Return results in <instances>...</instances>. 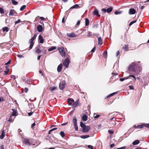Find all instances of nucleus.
Instances as JSON below:
<instances>
[{
	"label": "nucleus",
	"instance_id": "nucleus-59",
	"mask_svg": "<svg viewBox=\"0 0 149 149\" xmlns=\"http://www.w3.org/2000/svg\"><path fill=\"white\" fill-rule=\"evenodd\" d=\"M132 77L133 78H134V80H136V78H135V77L134 76V75H130V76H129V77H129H129Z\"/></svg>",
	"mask_w": 149,
	"mask_h": 149
},
{
	"label": "nucleus",
	"instance_id": "nucleus-47",
	"mask_svg": "<svg viewBox=\"0 0 149 149\" xmlns=\"http://www.w3.org/2000/svg\"><path fill=\"white\" fill-rule=\"evenodd\" d=\"M21 22V20L20 19H19L17 21H15V24H17L19 23H20Z\"/></svg>",
	"mask_w": 149,
	"mask_h": 149
},
{
	"label": "nucleus",
	"instance_id": "nucleus-51",
	"mask_svg": "<svg viewBox=\"0 0 149 149\" xmlns=\"http://www.w3.org/2000/svg\"><path fill=\"white\" fill-rule=\"evenodd\" d=\"M75 129V130L77 131H78V127L77 126V124L75 125H74Z\"/></svg>",
	"mask_w": 149,
	"mask_h": 149
},
{
	"label": "nucleus",
	"instance_id": "nucleus-17",
	"mask_svg": "<svg viewBox=\"0 0 149 149\" xmlns=\"http://www.w3.org/2000/svg\"><path fill=\"white\" fill-rule=\"evenodd\" d=\"M39 42L40 43H42L44 42V39L42 36L40 35L39 36Z\"/></svg>",
	"mask_w": 149,
	"mask_h": 149
},
{
	"label": "nucleus",
	"instance_id": "nucleus-30",
	"mask_svg": "<svg viewBox=\"0 0 149 149\" xmlns=\"http://www.w3.org/2000/svg\"><path fill=\"white\" fill-rule=\"evenodd\" d=\"M143 126H144V124L139 125L137 126H135V127H136V128H141L143 127Z\"/></svg>",
	"mask_w": 149,
	"mask_h": 149
},
{
	"label": "nucleus",
	"instance_id": "nucleus-24",
	"mask_svg": "<svg viewBox=\"0 0 149 149\" xmlns=\"http://www.w3.org/2000/svg\"><path fill=\"white\" fill-rule=\"evenodd\" d=\"M113 9V8L112 7H110L107 9V12L108 13H110L112 11Z\"/></svg>",
	"mask_w": 149,
	"mask_h": 149
},
{
	"label": "nucleus",
	"instance_id": "nucleus-38",
	"mask_svg": "<svg viewBox=\"0 0 149 149\" xmlns=\"http://www.w3.org/2000/svg\"><path fill=\"white\" fill-rule=\"evenodd\" d=\"M60 134L62 138H63L65 136V134L63 132L61 131L60 132Z\"/></svg>",
	"mask_w": 149,
	"mask_h": 149
},
{
	"label": "nucleus",
	"instance_id": "nucleus-46",
	"mask_svg": "<svg viewBox=\"0 0 149 149\" xmlns=\"http://www.w3.org/2000/svg\"><path fill=\"white\" fill-rule=\"evenodd\" d=\"M0 13H4L3 9L1 8H0Z\"/></svg>",
	"mask_w": 149,
	"mask_h": 149
},
{
	"label": "nucleus",
	"instance_id": "nucleus-11",
	"mask_svg": "<svg viewBox=\"0 0 149 149\" xmlns=\"http://www.w3.org/2000/svg\"><path fill=\"white\" fill-rule=\"evenodd\" d=\"M35 52L38 53V54H40V53L41 52V50L40 49V45L38 46L35 48Z\"/></svg>",
	"mask_w": 149,
	"mask_h": 149
},
{
	"label": "nucleus",
	"instance_id": "nucleus-25",
	"mask_svg": "<svg viewBox=\"0 0 149 149\" xmlns=\"http://www.w3.org/2000/svg\"><path fill=\"white\" fill-rule=\"evenodd\" d=\"M79 8V5L77 4H76L74 5L73 6L71 7L70 8V9H73V8Z\"/></svg>",
	"mask_w": 149,
	"mask_h": 149
},
{
	"label": "nucleus",
	"instance_id": "nucleus-28",
	"mask_svg": "<svg viewBox=\"0 0 149 149\" xmlns=\"http://www.w3.org/2000/svg\"><path fill=\"white\" fill-rule=\"evenodd\" d=\"M2 30L3 32L6 31L7 32L8 31L9 29L7 27H5L3 28Z\"/></svg>",
	"mask_w": 149,
	"mask_h": 149
},
{
	"label": "nucleus",
	"instance_id": "nucleus-61",
	"mask_svg": "<svg viewBox=\"0 0 149 149\" xmlns=\"http://www.w3.org/2000/svg\"><path fill=\"white\" fill-rule=\"evenodd\" d=\"M17 56L19 58H21L24 57V56L22 55H17Z\"/></svg>",
	"mask_w": 149,
	"mask_h": 149
},
{
	"label": "nucleus",
	"instance_id": "nucleus-35",
	"mask_svg": "<svg viewBox=\"0 0 149 149\" xmlns=\"http://www.w3.org/2000/svg\"><path fill=\"white\" fill-rule=\"evenodd\" d=\"M11 2L14 5H17L18 4V2L15 1V0H11Z\"/></svg>",
	"mask_w": 149,
	"mask_h": 149
},
{
	"label": "nucleus",
	"instance_id": "nucleus-10",
	"mask_svg": "<svg viewBox=\"0 0 149 149\" xmlns=\"http://www.w3.org/2000/svg\"><path fill=\"white\" fill-rule=\"evenodd\" d=\"M116 122L114 121H113L112 122H110L109 123V126H110V127H113L116 125Z\"/></svg>",
	"mask_w": 149,
	"mask_h": 149
},
{
	"label": "nucleus",
	"instance_id": "nucleus-56",
	"mask_svg": "<svg viewBox=\"0 0 149 149\" xmlns=\"http://www.w3.org/2000/svg\"><path fill=\"white\" fill-rule=\"evenodd\" d=\"M11 60H9L7 63H5V65H8L9 64H10L11 63Z\"/></svg>",
	"mask_w": 149,
	"mask_h": 149
},
{
	"label": "nucleus",
	"instance_id": "nucleus-32",
	"mask_svg": "<svg viewBox=\"0 0 149 149\" xmlns=\"http://www.w3.org/2000/svg\"><path fill=\"white\" fill-rule=\"evenodd\" d=\"M90 136L89 135H82L81 136V137L82 139H85L89 137Z\"/></svg>",
	"mask_w": 149,
	"mask_h": 149
},
{
	"label": "nucleus",
	"instance_id": "nucleus-16",
	"mask_svg": "<svg viewBox=\"0 0 149 149\" xmlns=\"http://www.w3.org/2000/svg\"><path fill=\"white\" fill-rule=\"evenodd\" d=\"M24 142L26 145L30 146L31 145V143L29 142V140L27 139H25L24 140Z\"/></svg>",
	"mask_w": 149,
	"mask_h": 149
},
{
	"label": "nucleus",
	"instance_id": "nucleus-4",
	"mask_svg": "<svg viewBox=\"0 0 149 149\" xmlns=\"http://www.w3.org/2000/svg\"><path fill=\"white\" fill-rule=\"evenodd\" d=\"M58 49L61 55L63 57H65V52L64 50V48L63 47H59Z\"/></svg>",
	"mask_w": 149,
	"mask_h": 149
},
{
	"label": "nucleus",
	"instance_id": "nucleus-57",
	"mask_svg": "<svg viewBox=\"0 0 149 149\" xmlns=\"http://www.w3.org/2000/svg\"><path fill=\"white\" fill-rule=\"evenodd\" d=\"M129 87L130 89L133 90L134 89V88L132 86L130 85L129 86Z\"/></svg>",
	"mask_w": 149,
	"mask_h": 149
},
{
	"label": "nucleus",
	"instance_id": "nucleus-31",
	"mask_svg": "<svg viewBox=\"0 0 149 149\" xmlns=\"http://www.w3.org/2000/svg\"><path fill=\"white\" fill-rule=\"evenodd\" d=\"M89 20L88 19L86 18L85 19V25L86 26H88L89 24Z\"/></svg>",
	"mask_w": 149,
	"mask_h": 149
},
{
	"label": "nucleus",
	"instance_id": "nucleus-63",
	"mask_svg": "<svg viewBox=\"0 0 149 149\" xmlns=\"http://www.w3.org/2000/svg\"><path fill=\"white\" fill-rule=\"evenodd\" d=\"M40 18L42 20H46V19L43 17H40Z\"/></svg>",
	"mask_w": 149,
	"mask_h": 149
},
{
	"label": "nucleus",
	"instance_id": "nucleus-60",
	"mask_svg": "<svg viewBox=\"0 0 149 149\" xmlns=\"http://www.w3.org/2000/svg\"><path fill=\"white\" fill-rule=\"evenodd\" d=\"M36 125V123H33L32 125H31V128H33V127L35 125Z\"/></svg>",
	"mask_w": 149,
	"mask_h": 149
},
{
	"label": "nucleus",
	"instance_id": "nucleus-48",
	"mask_svg": "<svg viewBox=\"0 0 149 149\" xmlns=\"http://www.w3.org/2000/svg\"><path fill=\"white\" fill-rule=\"evenodd\" d=\"M56 89V87H51L50 88V89L52 91Z\"/></svg>",
	"mask_w": 149,
	"mask_h": 149
},
{
	"label": "nucleus",
	"instance_id": "nucleus-20",
	"mask_svg": "<svg viewBox=\"0 0 149 149\" xmlns=\"http://www.w3.org/2000/svg\"><path fill=\"white\" fill-rule=\"evenodd\" d=\"M72 122L74 125L77 124V120L75 116L72 119Z\"/></svg>",
	"mask_w": 149,
	"mask_h": 149
},
{
	"label": "nucleus",
	"instance_id": "nucleus-1",
	"mask_svg": "<svg viewBox=\"0 0 149 149\" xmlns=\"http://www.w3.org/2000/svg\"><path fill=\"white\" fill-rule=\"evenodd\" d=\"M141 70L140 62L139 61L132 63L128 67V71L130 74H133L136 72H139Z\"/></svg>",
	"mask_w": 149,
	"mask_h": 149
},
{
	"label": "nucleus",
	"instance_id": "nucleus-43",
	"mask_svg": "<svg viewBox=\"0 0 149 149\" xmlns=\"http://www.w3.org/2000/svg\"><path fill=\"white\" fill-rule=\"evenodd\" d=\"M136 21H137L136 20L132 21L130 23V24H129V25L130 26H131V25H132L134 23H135L136 22Z\"/></svg>",
	"mask_w": 149,
	"mask_h": 149
},
{
	"label": "nucleus",
	"instance_id": "nucleus-2",
	"mask_svg": "<svg viewBox=\"0 0 149 149\" xmlns=\"http://www.w3.org/2000/svg\"><path fill=\"white\" fill-rule=\"evenodd\" d=\"M36 36L37 35L36 34H35L33 37L29 40V43L30 44V45L29 49H28L29 50H31L34 44V42L33 41L36 38Z\"/></svg>",
	"mask_w": 149,
	"mask_h": 149
},
{
	"label": "nucleus",
	"instance_id": "nucleus-9",
	"mask_svg": "<svg viewBox=\"0 0 149 149\" xmlns=\"http://www.w3.org/2000/svg\"><path fill=\"white\" fill-rule=\"evenodd\" d=\"M79 101L78 100H77L75 101V102H74L72 105V108H75L78 106L79 104Z\"/></svg>",
	"mask_w": 149,
	"mask_h": 149
},
{
	"label": "nucleus",
	"instance_id": "nucleus-39",
	"mask_svg": "<svg viewBox=\"0 0 149 149\" xmlns=\"http://www.w3.org/2000/svg\"><path fill=\"white\" fill-rule=\"evenodd\" d=\"M129 77H125L124 78H120V80L121 81H124L125 80L128 79Z\"/></svg>",
	"mask_w": 149,
	"mask_h": 149
},
{
	"label": "nucleus",
	"instance_id": "nucleus-8",
	"mask_svg": "<svg viewBox=\"0 0 149 149\" xmlns=\"http://www.w3.org/2000/svg\"><path fill=\"white\" fill-rule=\"evenodd\" d=\"M136 11L133 8H131L129 9V13L131 15L134 14L135 13Z\"/></svg>",
	"mask_w": 149,
	"mask_h": 149
},
{
	"label": "nucleus",
	"instance_id": "nucleus-18",
	"mask_svg": "<svg viewBox=\"0 0 149 149\" xmlns=\"http://www.w3.org/2000/svg\"><path fill=\"white\" fill-rule=\"evenodd\" d=\"M74 101V100L73 99L69 98L68 99V104L69 105H71Z\"/></svg>",
	"mask_w": 149,
	"mask_h": 149
},
{
	"label": "nucleus",
	"instance_id": "nucleus-58",
	"mask_svg": "<svg viewBox=\"0 0 149 149\" xmlns=\"http://www.w3.org/2000/svg\"><path fill=\"white\" fill-rule=\"evenodd\" d=\"M28 91V89L27 88H24V92L25 93H27Z\"/></svg>",
	"mask_w": 149,
	"mask_h": 149
},
{
	"label": "nucleus",
	"instance_id": "nucleus-44",
	"mask_svg": "<svg viewBox=\"0 0 149 149\" xmlns=\"http://www.w3.org/2000/svg\"><path fill=\"white\" fill-rule=\"evenodd\" d=\"M144 126L146 127L149 128V123L144 124Z\"/></svg>",
	"mask_w": 149,
	"mask_h": 149
},
{
	"label": "nucleus",
	"instance_id": "nucleus-26",
	"mask_svg": "<svg viewBox=\"0 0 149 149\" xmlns=\"http://www.w3.org/2000/svg\"><path fill=\"white\" fill-rule=\"evenodd\" d=\"M82 119L83 120L86 121L87 119V116L86 115H84L82 117Z\"/></svg>",
	"mask_w": 149,
	"mask_h": 149
},
{
	"label": "nucleus",
	"instance_id": "nucleus-27",
	"mask_svg": "<svg viewBox=\"0 0 149 149\" xmlns=\"http://www.w3.org/2000/svg\"><path fill=\"white\" fill-rule=\"evenodd\" d=\"M102 40L101 37L98 38V44L99 45H101L102 44Z\"/></svg>",
	"mask_w": 149,
	"mask_h": 149
},
{
	"label": "nucleus",
	"instance_id": "nucleus-12",
	"mask_svg": "<svg viewBox=\"0 0 149 149\" xmlns=\"http://www.w3.org/2000/svg\"><path fill=\"white\" fill-rule=\"evenodd\" d=\"M67 35L68 37H75L76 36V35L74 33H67Z\"/></svg>",
	"mask_w": 149,
	"mask_h": 149
},
{
	"label": "nucleus",
	"instance_id": "nucleus-29",
	"mask_svg": "<svg viewBox=\"0 0 149 149\" xmlns=\"http://www.w3.org/2000/svg\"><path fill=\"white\" fill-rule=\"evenodd\" d=\"M8 66H6V70L4 71V72L5 73V75H7V74H8V71L9 70V69L8 68Z\"/></svg>",
	"mask_w": 149,
	"mask_h": 149
},
{
	"label": "nucleus",
	"instance_id": "nucleus-5",
	"mask_svg": "<svg viewBox=\"0 0 149 149\" xmlns=\"http://www.w3.org/2000/svg\"><path fill=\"white\" fill-rule=\"evenodd\" d=\"M65 81L60 82L59 84V87L61 90H63L65 87Z\"/></svg>",
	"mask_w": 149,
	"mask_h": 149
},
{
	"label": "nucleus",
	"instance_id": "nucleus-37",
	"mask_svg": "<svg viewBox=\"0 0 149 149\" xmlns=\"http://www.w3.org/2000/svg\"><path fill=\"white\" fill-rule=\"evenodd\" d=\"M117 93V92H114V93H111L109 95H108L107 96V98H109V97H111L112 96H113V95L114 94H116Z\"/></svg>",
	"mask_w": 149,
	"mask_h": 149
},
{
	"label": "nucleus",
	"instance_id": "nucleus-49",
	"mask_svg": "<svg viewBox=\"0 0 149 149\" xmlns=\"http://www.w3.org/2000/svg\"><path fill=\"white\" fill-rule=\"evenodd\" d=\"M121 13V11L118 12L117 11H115L114 12V14L116 15H118L120 14Z\"/></svg>",
	"mask_w": 149,
	"mask_h": 149
},
{
	"label": "nucleus",
	"instance_id": "nucleus-54",
	"mask_svg": "<svg viewBox=\"0 0 149 149\" xmlns=\"http://www.w3.org/2000/svg\"><path fill=\"white\" fill-rule=\"evenodd\" d=\"M95 49L96 47H94L91 50V52H95Z\"/></svg>",
	"mask_w": 149,
	"mask_h": 149
},
{
	"label": "nucleus",
	"instance_id": "nucleus-42",
	"mask_svg": "<svg viewBox=\"0 0 149 149\" xmlns=\"http://www.w3.org/2000/svg\"><path fill=\"white\" fill-rule=\"evenodd\" d=\"M12 118H13V116L12 115H10V118L9 120H8V121L9 122H11L12 121L13 119H12Z\"/></svg>",
	"mask_w": 149,
	"mask_h": 149
},
{
	"label": "nucleus",
	"instance_id": "nucleus-36",
	"mask_svg": "<svg viewBox=\"0 0 149 149\" xmlns=\"http://www.w3.org/2000/svg\"><path fill=\"white\" fill-rule=\"evenodd\" d=\"M100 115H97L95 113H94L93 117L95 118H98L100 116Z\"/></svg>",
	"mask_w": 149,
	"mask_h": 149
},
{
	"label": "nucleus",
	"instance_id": "nucleus-55",
	"mask_svg": "<svg viewBox=\"0 0 149 149\" xmlns=\"http://www.w3.org/2000/svg\"><path fill=\"white\" fill-rule=\"evenodd\" d=\"M88 148H90V149H93V146L90 145H88L87 146Z\"/></svg>",
	"mask_w": 149,
	"mask_h": 149
},
{
	"label": "nucleus",
	"instance_id": "nucleus-50",
	"mask_svg": "<svg viewBox=\"0 0 149 149\" xmlns=\"http://www.w3.org/2000/svg\"><path fill=\"white\" fill-rule=\"evenodd\" d=\"M108 132L109 134H113L114 132L113 131H112L111 130H109Z\"/></svg>",
	"mask_w": 149,
	"mask_h": 149
},
{
	"label": "nucleus",
	"instance_id": "nucleus-13",
	"mask_svg": "<svg viewBox=\"0 0 149 149\" xmlns=\"http://www.w3.org/2000/svg\"><path fill=\"white\" fill-rule=\"evenodd\" d=\"M93 13L94 15H96L98 17L100 16V15L99 14L98 11L97 9L96 8L93 11Z\"/></svg>",
	"mask_w": 149,
	"mask_h": 149
},
{
	"label": "nucleus",
	"instance_id": "nucleus-15",
	"mask_svg": "<svg viewBox=\"0 0 149 149\" xmlns=\"http://www.w3.org/2000/svg\"><path fill=\"white\" fill-rule=\"evenodd\" d=\"M37 29L38 31L40 32L42 31L43 30V27L42 25H39L37 27Z\"/></svg>",
	"mask_w": 149,
	"mask_h": 149
},
{
	"label": "nucleus",
	"instance_id": "nucleus-14",
	"mask_svg": "<svg viewBox=\"0 0 149 149\" xmlns=\"http://www.w3.org/2000/svg\"><path fill=\"white\" fill-rule=\"evenodd\" d=\"M62 67V64L61 63L58 65L57 68V70L58 72H60L61 71Z\"/></svg>",
	"mask_w": 149,
	"mask_h": 149
},
{
	"label": "nucleus",
	"instance_id": "nucleus-45",
	"mask_svg": "<svg viewBox=\"0 0 149 149\" xmlns=\"http://www.w3.org/2000/svg\"><path fill=\"white\" fill-rule=\"evenodd\" d=\"M107 54V51H104L103 54V56L105 57H106Z\"/></svg>",
	"mask_w": 149,
	"mask_h": 149
},
{
	"label": "nucleus",
	"instance_id": "nucleus-64",
	"mask_svg": "<svg viewBox=\"0 0 149 149\" xmlns=\"http://www.w3.org/2000/svg\"><path fill=\"white\" fill-rule=\"evenodd\" d=\"M115 146L114 143H112L110 145V147L111 148Z\"/></svg>",
	"mask_w": 149,
	"mask_h": 149
},
{
	"label": "nucleus",
	"instance_id": "nucleus-21",
	"mask_svg": "<svg viewBox=\"0 0 149 149\" xmlns=\"http://www.w3.org/2000/svg\"><path fill=\"white\" fill-rule=\"evenodd\" d=\"M12 110L13 111V112L11 115H12L13 116H17V111L15 109H12Z\"/></svg>",
	"mask_w": 149,
	"mask_h": 149
},
{
	"label": "nucleus",
	"instance_id": "nucleus-23",
	"mask_svg": "<svg viewBox=\"0 0 149 149\" xmlns=\"http://www.w3.org/2000/svg\"><path fill=\"white\" fill-rule=\"evenodd\" d=\"M139 143V140H137L134 141L132 143V144L134 145H135L138 144Z\"/></svg>",
	"mask_w": 149,
	"mask_h": 149
},
{
	"label": "nucleus",
	"instance_id": "nucleus-34",
	"mask_svg": "<svg viewBox=\"0 0 149 149\" xmlns=\"http://www.w3.org/2000/svg\"><path fill=\"white\" fill-rule=\"evenodd\" d=\"M123 49L125 51H127L128 50V47L127 45H125V47H123Z\"/></svg>",
	"mask_w": 149,
	"mask_h": 149
},
{
	"label": "nucleus",
	"instance_id": "nucleus-3",
	"mask_svg": "<svg viewBox=\"0 0 149 149\" xmlns=\"http://www.w3.org/2000/svg\"><path fill=\"white\" fill-rule=\"evenodd\" d=\"M99 36V34L98 33H92V32L88 31V32L87 34V36L89 38H92L93 36H95L98 37Z\"/></svg>",
	"mask_w": 149,
	"mask_h": 149
},
{
	"label": "nucleus",
	"instance_id": "nucleus-22",
	"mask_svg": "<svg viewBox=\"0 0 149 149\" xmlns=\"http://www.w3.org/2000/svg\"><path fill=\"white\" fill-rule=\"evenodd\" d=\"M5 132L3 130L2 131V133L1 135L0 136V139H3L5 136Z\"/></svg>",
	"mask_w": 149,
	"mask_h": 149
},
{
	"label": "nucleus",
	"instance_id": "nucleus-41",
	"mask_svg": "<svg viewBox=\"0 0 149 149\" xmlns=\"http://www.w3.org/2000/svg\"><path fill=\"white\" fill-rule=\"evenodd\" d=\"M26 7V5H23L21 7V8H20V10L21 11H22V10H24V9Z\"/></svg>",
	"mask_w": 149,
	"mask_h": 149
},
{
	"label": "nucleus",
	"instance_id": "nucleus-40",
	"mask_svg": "<svg viewBox=\"0 0 149 149\" xmlns=\"http://www.w3.org/2000/svg\"><path fill=\"white\" fill-rule=\"evenodd\" d=\"M80 126L82 128V129H83V128L86 126V125L82 122H81L80 123Z\"/></svg>",
	"mask_w": 149,
	"mask_h": 149
},
{
	"label": "nucleus",
	"instance_id": "nucleus-33",
	"mask_svg": "<svg viewBox=\"0 0 149 149\" xmlns=\"http://www.w3.org/2000/svg\"><path fill=\"white\" fill-rule=\"evenodd\" d=\"M56 49V47L55 46H53L51 47L48 49V51H51Z\"/></svg>",
	"mask_w": 149,
	"mask_h": 149
},
{
	"label": "nucleus",
	"instance_id": "nucleus-19",
	"mask_svg": "<svg viewBox=\"0 0 149 149\" xmlns=\"http://www.w3.org/2000/svg\"><path fill=\"white\" fill-rule=\"evenodd\" d=\"M15 13H16L15 11L14 10H11L10 12L9 15L13 16Z\"/></svg>",
	"mask_w": 149,
	"mask_h": 149
},
{
	"label": "nucleus",
	"instance_id": "nucleus-53",
	"mask_svg": "<svg viewBox=\"0 0 149 149\" xmlns=\"http://www.w3.org/2000/svg\"><path fill=\"white\" fill-rule=\"evenodd\" d=\"M101 10L102 12L104 13H105L107 12V10H106L105 8H102Z\"/></svg>",
	"mask_w": 149,
	"mask_h": 149
},
{
	"label": "nucleus",
	"instance_id": "nucleus-6",
	"mask_svg": "<svg viewBox=\"0 0 149 149\" xmlns=\"http://www.w3.org/2000/svg\"><path fill=\"white\" fill-rule=\"evenodd\" d=\"M69 64V61L68 58H66L63 62V65L65 66L66 68L68 67Z\"/></svg>",
	"mask_w": 149,
	"mask_h": 149
},
{
	"label": "nucleus",
	"instance_id": "nucleus-7",
	"mask_svg": "<svg viewBox=\"0 0 149 149\" xmlns=\"http://www.w3.org/2000/svg\"><path fill=\"white\" fill-rule=\"evenodd\" d=\"M90 129V127L89 126H86L82 129V132L84 133L87 132L89 131Z\"/></svg>",
	"mask_w": 149,
	"mask_h": 149
},
{
	"label": "nucleus",
	"instance_id": "nucleus-52",
	"mask_svg": "<svg viewBox=\"0 0 149 149\" xmlns=\"http://www.w3.org/2000/svg\"><path fill=\"white\" fill-rule=\"evenodd\" d=\"M4 101V99L2 97H0V102H3Z\"/></svg>",
	"mask_w": 149,
	"mask_h": 149
},
{
	"label": "nucleus",
	"instance_id": "nucleus-62",
	"mask_svg": "<svg viewBox=\"0 0 149 149\" xmlns=\"http://www.w3.org/2000/svg\"><path fill=\"white\" fill-rule=\"evenodd\" d=\"M80 24V20H78L77 23V24H76V25L77 26H78L79 24Z\"/></svg>",
	"mask_w": 149,
	"mask_h": 149
}]
</instances>
